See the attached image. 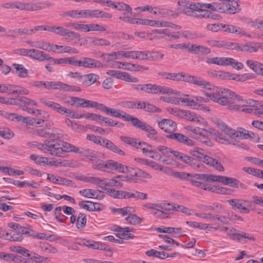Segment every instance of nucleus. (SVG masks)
I'll return each mask as SVG.
<instances>
[{"label": "nucleus", "instance_id": "1", "mask_svg": "<svg viewBox=\"0 0 263 263\" xmlns=\"http://www.w3.org/2000/svg\"><path fill=\"white\" fill-rule=\"evenodd\" d=\"M206 90L202 91V94L205 97L200 96L192 97L188 98L189 99H193L197 105L198 102L208 103L212 101L221 105H227L229 103V98H232L234 96V92L226 88H220L209 84L207 88H202ZM195 106L194 107H195Z\"/></svg>", "mask_w": 263, "mask_h": 263}, {"label": "nucleus", "instance_id": "2", "mask_svg": "<svg viewBox=\"0 0 263 263\" xmlns=\"http://www.w3.org/2000/svg\"><path fill=\"white\" fill-rule=\"evenodd\" d=\"M52 135L53 137L46 142L48 144V153L51 155L62 157H63L65 152H78V147L61 139L63 137L61 133L56 132Z\"/></svg>", "mask_w": 263, "mask_h": 263}, {"label": "nucleus", "instance_id": "3", "mask_svg": "<svg viewBox=\"0 0 263 263\" xmlns=\"http://www.w3.org/2000/svg\"><path fill=\"white\" fill-rule=\"evenodd\" d=\"M234 96L232 98H229V103L227 104L228 108L230 110H239L240 107L249 106L253 107L254 109L261 111L260 108L263 107V102L258 101L252 99L247 101L243 100L241 97L237 96L234 92Z\"/></svg>", "mask_w": 263, "mask_h": 263}, {"label": "nucleus", "instance_id": "4", "mask_svg": "<svg viewBox=\"0 0 263 263\" xmlns=\"http://www.w3.org/2000/svg\"><path fill=\"white\" fill-rule=\"evenodd\" d=\"M47 89H59L63 91L79 92L81 91L80 87L75 85H70L61 82H47Z\"/></svg>", "mask_w": 263, "mask_h": 263}, {"label": "nucleus", "instance_id": "5", "mask_svg": "<svg viewBox=\"0 0 263 263\" xmlns=\"http://www.w3.org/2000/svg\"><path fill=\"white\" fill-rule=\"evenodd\" d=\"M132 125L136 128L146 132L147 133L146 135L149 138L153 140L155 139V136L157 134V131L146 122H142L138 118H136Z\"/></svg>", "mask_w": 263, "mask_h": 263}, {"label": "nucleus", "instance_id": "6", "mask_svg": "<svg viewBox=\"0 0 263 263\" xmlns=\"http://www.w3.org/2000/svg\"><path fill=\"white\" fill-rule=\"evenodd\" d=\"M236 6H238L235 1H223L221 3H217L218 12L220 13H226L234 14L237 11Z\"/></svg>", "mask_w": 263, "mask_h": 263}, {"label": "nucleus", "instance_id": "7", "mask_svg": "<svg viewBox=\"0 0 263 263\" xmlns=\"http://www.w3.org/2000/svg\"><path fill=\"white\" fill-rule=\"evenodd\" d=\"M160 99L167 103L176 105H186L193 108H194L196 105L193 99H189L187 98H175L174 97H161Z\"/></svg>", "mask_w": 263, "mask_h": 263}, {"label": "nucleus", "instance_id": "8", "mask_svg": "<svg viewBox=\"0 0 263 263\" xmlns=\"http://www.w3.org/2000/svg\"><path fill=\"white\" fill-rule=\"evenodd\" d=\"M182 79V81L193 83L201 88H207V86H209V84H210L209 82L202 80L200 78L185 74L184 73Z\"/></svg>", "mask_w": 263, "mask_h": 263}, {"label": "nucleus", "instance_id": "9", "mask_svg": "<svg viewBox=\"0 0 263 263\" xmlns=\"http://www.w3.org/2000/svg\"><path fill=\"white\" fill-rule=\"evenodd\" d=\"M79 66L85 68H103V65L99 61L94 59L82 57L79 60Z\"/></svg>", "mask_w": 263, "mask_h": 263}, {"label": "nucleus", "instance_id": "10", "mask_svg": "<svg viewBox=\"0 0 263 263\" xmlns=\"http://www.w3.org/2000/svg\"><path fill=\"white\" fill-rule=\"evenodd\" d=\"M159 127L166 133L172 134L177 128L176 123L171 119H164L158 123Z\"/></svg>", "mask_w": 263, "mask_h": 263}, {"label": "nucleus", "instance_id": "11", "mask_svg": "<svg viewBox=\"0 0 263 263\" xmlns=\"http://www.w3.org/2000/svg\"><path fill=\"white\" fill-rule=\"evenodd\" d=\"M179 117L188 121L201 123L203 119L193 112L181 110Z\"/></svg>", "mask_w": 263, "mask_h": 263}, {"label": "nucleus", "instance_id": "12", "mask_svg": "<svg viewBox=\"0 0 263 263\" xmlns=\"http://www.w3.org/2000/svg\"><path fill=\"white\" fill-rule=\"evenodd\" d=\"M167 137L171 139L176 140L178 142L188 146H192L194 144L192 140L180 133L172 134L167 136Z\"/></svg>", "mask_w": 263, "mask_h": 263}, {"label": "nucleus", "instance_id": "13", "mask_svg": "<svg viewBox=\"0 0 263 263\" xmlns=\"http://www.w3.org/2000/svg\"><path fill=\"white\" fill-rule=\"evenodd\" d=\"M29 57L39 61L50 60L51 59V57L49 54H46L43 51L36 49H29Z\"/></svg>", "mask_w": 263, "mask_h": 263}, {"label": "nucleus", "instance_id": "14", "mask_svg": "<svg viewBox=\"0 0 263 263\" xmlns=\"http://www.w3.org/2000/svg\"><path fill=\"white\" fill-rule=\"evenodd\" d=\"M221 28L223 29V31L228 33H234L235 34H241L250 37L251 35L249 34H247L245 31L241 30L239 27L235 26L229 24H222Z\"/></svg>", "mask_w": 263, "mask_h": 263}, {"label": "nucleus", "instance_id": "15", "mask_svg": "<svg viewBox=\"0 0 263 263\" xmlns=\"http://www.w3.org/2000/svg\"><path fill=\"white\" fill-rule=\"evenodd\" d=\"M194 178L196 180H204L205 181L210 180L213 182H218L222 183L223 176H217L213 174H198L194 175Z\"/></svg>", "mask_w": 263, "mask_h": 263}, {"label": "nucleus", "instance_id": "16", "mask_svg": "<svg viewBox=\"0 0 263 263\" xmlns=\"http://www.w3.org/2000/svg\"><path fill=\"white\" fill-rule=\"evenodd\" d=\"M102 146L105 147L106 148L112 151V152L117 153L121 156L125 155V153L117 145L115 144L112 142L105 138H103V141L102 142Z\"/></svg>", "mask_w": 263, "mask_h": 263}, {"label": "nucleus", "instance_id": "17", "mask_svg": "<svg viewBox=\"0 0 263 263\" xmlns=\"http://www.w3.org/2000/svg\"><path fill=\"white\" fill-rule=\"evenodd\" d=\"M91 161L93 163L92 167L93 168L103 171H109L110 165V160L104 163L103 160L98 158V155H97L95 159L91 160Z\"/></svg>", "mask_w": 263, "mask_h": 263}, {"label": "nucleus", "instance_id": "18", "mask_svg": "<svg viewBox=\"0 0 263 263\" xmlns=\"http://www.w3.org/2000/svg\"><path fill=\"white\" fill-rule=\"evenodd\" d=\"M53 52L63 53H68L72 54H78L79 53V50L73 47H71L69 46L66 45H58L54 44V50Z\"/></svg>", "mask_w": 263, "mask_h": 263}, {"label": "nucleus", "instance_id": "19", "mask_svg": "<svg viewBox=\"0 0 263 263\" xmlns=\"http://www.w3.org/2000/svg\"><path fill=\"white\" fill-rule=\"evenodd\" d=\"M174 156L179 160L182 161L192 167H195V160L192 157L189 156L180 152H175Z\"/></svg>", "mask_w": 263, "mask_h": 263}, {"label": "nucleus", "instance_id": "20", "mask_svg": "<svg viewBox=\"0 0 263 263\" xmlns=\"http://www.w3.org/2000/svg\"><path fill=\"white\" fill-rule=\"evenodd\" d=\"M126 173H129L130 174L129 177H132V179H133L134 177H145L147 178H151V176L143 172V171L138 169V168H134L132 167H125Z\"/></svg>", "mask_w": 263, "mask_h": 263}, {"label": "nucleus", "instance_id": "21", "mask_svg": "<svg viewBox=\"0 0 263 263\" xmlns=\"http://www.w3.org/2000/svg\"><path fill=\"white\" fill-rule=\"evenodd\" d=\"M111 115L115 117L120 119H123L127 121H131L132 124L134 122L136 117H134L129 114L122 111L121 112L119 110L113 109Z\"/></svg>", "mask_w": 263, "mask_h": 263}, {"label": "nucleus", "instance_id": "22", "mask_svg": "<svg viewBox=\"0 0 263 263\" xmlns=\"http://www.w3.org/2000/svg\"><path fill=\"white\" fill-rule=\"evenodd\" d=\"M83 84L86 86H90L95 84L99 79V76L95 73H89L83 76Z\"/></svg>", "mask_w": 263, "mask_h": 263}, {"label": "nucleus", "instance_id": "23", "mask_svg": "<svg viewBox=\"0 0 263 263\" xmlns=\"http://www.w3.org/2000/svg\"><path fill=\"white\" fill-rule=\"evenodd\" d=\"M189 51L196 54H207L211 52L210 48L203 46H197L195 44H193L189 47Z\"/></svg>", "mask_w": 263, "mask_h": 263}, {"label": "nucleus", "instance_id": "24", "mask_svg": "<svg viewBox=\"0 0 263 263\" xmlns=\"http://www.w3.org/2000/svg\"><path fill=\"white\" fill-rule=\"evenodd\" d=\"M79 193L81 196L88 198L101 199H102L103 197V195H102L101 196H99L97 194L98 191L97 190L90 189H86L80 190Z\"/></svg>", "mask_w": 263, "mask_h": 263}, {"label": "nucleus", "instance_id": "25", "mask_svg": "<svg viewBox=\"0 0 263 263\" xmlns=\"http://www.w3.org/2000/svg\"><path fill=\"white\" fill-rule=\"evenodd\" d=\"M222 183L225 185H230L234 188H238L239 186L241 188H245L242 184H240L239 185V181L234 178L223 176Z\"/></svg>", "mask_w": 263, "mask_h": 263}, {"label": "nucleus", "instance_id": "26", "mask_svg": "<svg viewBox=\"0 0 263 263\" xmlns=\"http://www.w3.org/2000/svg\"><path fill=\"white\" fill-rule=\"evenodd\" d=\"M106 194L108 195L117 199H126L127 191H116L112 189H106Z\"/></svg>", "mask_w": 263, "mask_h": 263}, {"label": "nucleus", "instance_id": "27", "mask_svg": "<svg viewBox=\"0 0 263 263\" xmlns=\"http://www.w3.org/2000/svg\"><path fill=\"white\" fill-rule=\"evenodd\" d=\"M45 105L51 109L57 111L59 114L63 115V111H65L66 108L62 106L60 104L50 101L43 100L42 101Z\"/></svg>", "mask_w": 263, "mask_h": 263}, {"label": "nucleus", "instance_id": "28", "mask_svg": "<svg viewBox=\"0 0 263 263\" xmlns=\"http://www.w3.org/2000/svg\"><path fill=\"white\" fill-rule=\"evenodd\" d=\"M18 106L23 109L27 106H36L37 103L33 100L25 97H18Z\"/></svg>", "mask_w": 263, "mask_h": 263}, {"label": "nucleus", "instance_id": "29", "mask_svg": "<svg viewBox=\"0 0 263 263\" xmlns=\"http://www.w3.org/2000/svg\"><path fill=\"white\" fill-rule=\"evenodd\" d=\"M74 153H79L82 156L89 158L90 161L95 159L96 157H97V152H95V151L84 148H82L81 149L79 148L78 152Z\"/></svg>", "mask_w": 263, "mask_h": 263}, {"label": "nucleus", "instance_id": "30", "mask_svg": "<svg viewBox=\"0 0 263 263\" xmlns=\"http://www.w3.org/2000/svg\"><path fill=\"white\" fill-rule=\"evenodd\" d=\"M229 204L232 206V209L236 211L240 210V208L242 205H246V203H249L250 201L241 199H232L228 200L227 201Z\"/></svg>", "mask_w": 263, "mask_h": 263}, {"label": "nucleus", "instance_id": "31", "mask_svg": "<svg viewBox=\"0 0 263 263\" xmlns=\"http://www.w3.org/2000/svg\"><path fill=\"white\" fill-rule=\"evenodd\" d=\"M113 213H117L122 216H126L128 214H132L135 212L134 209L131 206H126L123 208H114L112 209Z\"/></svg>", "mask_w": 263, "mask_h": 263}, {"label": "nucleus", "instance_id": "32", "mask_svg": "<svg viewBox=\"0 0 263 263\" xmlns=\"http://www.w3.org/2000/svg\"><path fill=\"white\" fill-rule=\"evenodd\" d=\"M211 74L213 76H215V77H216L218 79H222V80H224V79L233 80V74L231 73L228 72H225V71H214L213 72H212Z\"/></svg>", "mask_w": 263, "mask_h": 263}, {"label": "nucleus", "instance_id": "33", "mask_svg": "<svg viewBox=\"0 0 263 263\" xmlns=\"http://www.w3.org/2000/svg\"><path fill=\"white\" fill-rule=\"evenodd\" d=\"M139 10L143 12L147 11L150 12L151 13L155 15L161 14V12L159 9H158L157 7H153L150 5H145L143 7H138L135 8V10L137 11H138Z\"/></svg>", "mask_w": 263, "mask_h": 263}, {"label": "nucleus", "instance_id": "34", "mask_svg": "<svg viewBox=\"0 0 263 263\" xmlns=\"http://www.w3.org/2000/svg\"><path fill=\"white\" fill-rule=\"evenodd\" d=\"M59 130L57 129L53 130L52 132H50L49 129L46 128H40L37 129L35 131L36 134L42 137L46 138L50 137L51 138L53 137V134L56 133V132H58Z\"/></svg>", "mask_w": 263, "mask_h": 263}, {"label": "nucleus", "instance_id": "35", "mask_svg": "<svg viewBox=\"0 0 263 263\" xmlns=\"http://www.w3.org/2000/svg\"><path fill=\"white\" fill-rule=\"evenodd\" d=\"M164 57L163 53L158 51H148V58L147 60L151 61H160Z\"/></svg>", "mask_w": 263, "mask_h": 263}, {"label": "nucleus", "instance_id": "36", "mask_svg": "<svg viewBox=\"0 0 263 263\" xmlns=\"http://www.w3.org/2000/svg\"><path fill=\"white\" fill-rule=\"evenodd\" d=\"M157 231L160 233H174L175 234H180L182 232L181 228H158Z\"/></svg>", "mask_w": 263, "mask_h": 263}, {"label": "nucleus", "instance_id": "37", "mask_svg": "<svg viewBox=\"0 0 263 263\" xmlns=\"http://www.w3.org/2000/svg\"><path fill=\"white\" fill-rule=\"evenodd\" d=\"M110 163L109 170H116L121 173H126V166L122 164L111 160H110Z\"/></svg>", "mask_w": 263, "mask_h": 263}, {"label": "nucleus", "instance_id": "38", "mask_svg": "<svg viewBox=\"0 0 263 263\" xmlns=\"http://www.w3.org/2000/svg\"><path fill=\"white\" fill-rule=\"evenodd\" d=\"M77 243L80 246H86L93 249L97 250V248H99L98 241H95L92 240L83 239Z\"/></svg>", "mask_w": 263, "mask_h": 263}, {"label": "nucleus", "instance_id": "39", "mask_svg": "<svg viewBox=\"0 0 263 263\" xmlns=\"http://www.w3.org/2000/svg\"><path fill=\"white\" fill-rule=\"evenodd\" d=\"M30 159L34 161L37 164L44 165L48 163V159L47 157L39 156L36 155H31Z\"/></svg>", "mask_w": 263, "mask_h": 263}, {"label": "nucleus", "instance_id": "40", "mask_svg": "<svg viewBox=\"0 0 263 263\" xmlns=\"http://www.w3.org/2000/svg\"><path fill=\"white\" fill-rule=\"evenodd\" d=\"M39 247L42 251L46 253L55 254L58 252V250L55 248L48 243L40 242Z\"/></svg>", "mask_w": 263, "mask_h": 263}, {"label": "nucleus", "instance_id": "41", "mask_svg": "<svg viewBox=\"0 0 263 263\" xmlns=\"http://www.w3.org/2000/svg\"><path fill=\"white\" fill-rule=\"evenodd\" d=\"M98 10H81V18L97 17Z\"/></svg>", "mask_w": 263, "mask_h": 263}, {"label": "nucleus", "instance_id": "42", "mask_svg": "<svg viewBox=\"0 0 263 263\" xmlns=\"http://www.w3.org/2000/svg\"><path fill=\"white\" fill-rule=\"evenodd\" d=\"M202 149L196 147H194L192 149H191L189 152V153L193 157L199 159L200 161H202L205 155H204V154L202 153Z\"/></svg>", "mask_w": 263, "mask_h": 263}, {"label": "nucleus", "instance_id": "43", "mask_svg": "<svg viewBox=\"0 0 263 263\" xmlns=\"http://www.w3.org/2000/svg\"><path fill=\"white\" fill-rule=\"evenodd\" d=\"M62 17H70L73 18H81V10H73L69 11L64 12L61 14Z\"/></svg>", "mask_w": 263, "mask_h": 263}, {"label": "nucleus", "instance_id": "44", "mask_svg": "<svg viewBox=\"0 0 263 263\" xmlns=\"http://www.w3.org/2000/svg\"><path fill=\"white\" fill-rule=\"evenodd\" d=\"M116 9L120 11H127V12L130 13L132 16H136L135 13L133 14L132 8L127 4L122 2L117 3Z\"/></svg>", "mask_w": 263, "mask_h": 263}, {"label": "nucleus", "instance_id": "45", "mask_svg": "<svg viewBox=\"0 0 263 263\" xmlns=\"http://www.w3.org/2000/svg\"><path fill=\"white\" fill-rule=\"evenodd\" d=\"M12 67H14L16 71L18 72V76L21 78H26L27 76V70L23 65L13 64Z\"/></svg>", "mask_w": 263, "mask_h": 263}, {"label": "nucleus", "instance_id": "46", "mask_svg": "<svg viewBox=\"0 0 263 263\" xmlns=\"http://www.w3.org/2000/svg\"><path fill=\"white\" fill-rule=\"evenodd\" d=\"M134 230V229H131L128 227H125L123 228L119 226H118L115 230L118 232L117 234H116V236L120 238L125 239V232H133Z\"/></svg>", "mask_w": 263, "mask_h": 263}, {"label": "nucleus", "instance_id": "47", "mask_svg": "<svg viewBox=\"0 0 263 263\" xmlns=\"http://www.w3.org/2000/svg\"><path fill=\"white\" fill-rule=\"evenodd\" d=\"M86 215L84 213H80L78 215L76 223L77 228L81 229L84 228L86 225Z\"/></svg>", "mask_w": 263, "mask_h": 263}, {"label": "nucleus", "instance_id": "48", "mask_svg": "<svg viewBox=\"0 0 263 263\" xmlns=\"http://www.w3.org/2000/svg\"><path fill=\"white\" fill-rule=\"evenodd\" d=\"M129 215L125 218L128 223L133 225H137L140 223L142 219L135 214H129Z\"/></svg>", "mask_w": 263, "mask_h": 263}, {"label": "nucleus", "instance_id": "49", "mask_svg": "<svg viewBox=\"0 0 263 263\" xmlns=\"http://www.w3.org/2000/svg\"><path fill=\"white\" fill-rule=\"evenodd\" d=\"M120 77V80H123L128 82L137 83L139 82V79L136 77H134L131 75L125 72H122Z\"/></svg>", "mask_w": 263, "mask_h": 263}, {"label": "nucleus", "instance_id": "50", "mask_svg": "<svg viewBox=\"0 0 263 263\" xmlns=\"http://www.w3.org/2000/svg\"><path fill=\"white\" fill-rule=\"evenodd\" d=\"M157 149L160 152L162 155L167 157H170L171 154L174 155V153L176 151L172 150L171 148L165 146H159Z\"/></svg>", "mask_w": 263, "mask_h": 263}, {"label": "nucleus", "instance_id": "51", "mask_svg": "<svg viewBox=\"0 0 263 263\" xmlns=\"http://www.w3.org/2000/svg\"><path fill=\"white\" fill-rule=\"evenodd\" d=\"M157 87L156 84H144L143 91L147 93L157 94Z\"/></svg>", "mask_w": 263, "mask_h": 263}, {"label": "nucleus", "instance_id": "52", "mask_svg": "<svg viewBox=\"0 0 263 263\" xmlns=\"http://www.w3.org/2000/svg\"><path fill=\"white\" fill-rule=\"evenodd\" d=\"M233 80H235L239 82H243L247 80L251 79L253 78V76L251 74L245 73L241 75H238L237 74H233Z\"/></svg>", "mask_w": 263, "mask_h": 263}, {"label": "nucleus", "instance_id": "53", "mask_svg": "<svg viewBox=\"0 0 263 263\" xmlns=\"http://www.w3.org/2000/svg\"><path fill=\"white\" fill-rule=\"evenodd\" d=\"M15 87H17L15 85L2 84L0 92L13 93V91H14Z\"/></svg>", "mask_w": 263, "mask_h": 263}, {"label": "nucleus", "instance_id": "54", "mask_svg": "<svg viewBox=\"0 0 263 263\" xmlns=\"http://www.w3.org/2000/svg\"><path fill=\"white\" fill-rule=\"evenodd\" d=\"M7 118L10 119L11 120H12L13 121H16V122L21 121L22 122H27L26 121V120H27L26 118H24L21 115H18L15 113L8 112V115Z\"/></svg>", "mask_w": 263, "mask_h": 263}, {"label": "nucleus", "instance_id": "55", "mask_svg": "<svg viewBox=\"0 0 263 263\" xmlns=\"http://www.w3.org/2000/svg\"><path fill=\"white\" fill-rule=\"evenodd\" d=\"M258 50V48L256 46H253L251 44H241L240 51L249 52H255Z\"/></svg>", "mask_w": 263, "mask_h": 263}, {"label": "nucleus", "instance_id": "56", "mask_svg": "<svg viewBox=\"0 0 263 263\" xmlns=\"http://www.w3.org/2000/svg\"><path fill=\"white\" fill-rule=\"evenodd\" d=\"M144 111L151 112H160L161 111V109L153 104L145 102L144 109Z\"/></svg>", "mask_w": 263, "mask_h": 263}, {"label": "nucleus", "instance_id": "57", "mask_svg": "<svg viewBox=\"0 0 263 263\" xmlns=\"http://www.w3.org/2000/svg\"><path fill=\"white\" fill-rule=\"evenodd\" d=\"M66 29L62 26H51L50 31L61 36H65Z\"/></svg>", "mask_w": 263, "mask_h": 263}, {"label": "nucleus", "instance_id": "58", "mask_svg": "<svg viewBox=\"0 0 263 263\" xmlns=\"http://www.w3.org/2000/svg\"><path fill=\"white\" fill-rule=\"evenodd\" d=\"M120 139L124 143L129 144L133 146H137L138 140L136 138L121 136L120 137Z\"/></svg>", "mask_w": 263, "mask_h": 263}, {"label": "nucleus", "instance_id": "59", "mask_svg": "<svg viewBox=\"0 0 263 263\" xmlns=\"http://www.w3.org/2000/svg\"><path fill=\"white\" fill-rule=\"evenodd\" d=\"M241 44L224 42V47L226 49L240 51Z\"/></svg>", "mask_w": 263, "mask_h": 263}, {"label": "nucleus", "instance_id": "60", "mask_svg": "<svg viewBox=\"0 0 263 263\" xmlns=\"http://www.w3.org/2000/svg\"><path fill=\"white\" fill-rule=\"evenodd\" d=\"M68 26L72 27L76 30L88 32V24H82L77 23H71Z\"/></svg>", "mask_w": 263, "mask_h": 263}, {"label": "nucleus", "instance_id": "61", "mask_svg": "<svg viewBox=\"0 0 263 263\" xmlns=\"http://www.w3.org/2000/svg\"><path fill=\"white\" fill-rule=\"evenodd\" d=\"M148 58V51H134V59L145 60Z\"/></svg>", "mask_w": 263, "mask_h": 263}, {"label": "nucleus", "instance_id": "62", "mask_svg": "<svg viewBox=\"0 0 263 263\" xmlns=\"http://www.w3.org/2000/svg\"><path fill=\"white\" fill-rule=\"evenodd\" d=\"M194 174H191L185 172L174 171V173L172 174V176L181 179H186L189 176H192L194 178Z\"/></svg>", "mask_w": 263, "mask_h": 263}, {"label": "nucleus", "instance_id": "63", "mask_svg": "<svg viewBox=\"0 0 263 263\" xmlns=\"http://www.w3.org/2000/svg\"><path fill=\"white\" fill-rule=\"evenodd\" d=\"M88 32L91 31H106V28L102 26L99 25L98 24H88Z\"/></svg>", "mask_w": 263, "mask_h": 263}, {"label": "nucleus", "instance_id": "64", "mask_svg": "<svg viewBox=\"0 0 263 263\" xmlns=\"http://www.w3.org/2000/svg\"><path fill=\"white\" fill-rule=\"evenodd\" d=\"M227 220H229L230 221L235 222L236 221H242L243 218L236 214H234L233 212H228L227 216Z\"/></svg>", "mask_w": 263, "mask_h": 263}]
</instances>
